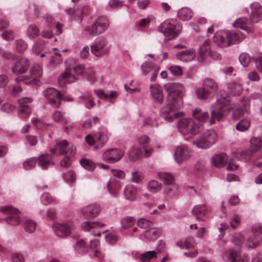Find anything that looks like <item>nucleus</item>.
Wrapping results in <instances>:
<instances>
[{"label":"nucleus","mask_w":262,"mask_h":262,"mask_svg":"<svg viewBox=\"0 0 262 262\" xmlns=\"http://www.w3.org/2000/svg\"><path fill=\"white\" fill-rule=\"evenodd\" d=\"M235 107V104L231 103L227 93L224 90L221 91L217 97L216 102L213 105V108L211 110V118L209 120V124L212 125L215 121H220Z\"/></svg>","instance_id":"f257e3e1"},{"label":"nucleus","mask_w":262,"mask_h":262,"mask_svg":"<svg viewBox=\"0 0 262 262\" xmlns=\"http://www.w3.org/2000/svg\"><path fill=\"white\" fill-rule=\"evenodd\" d=\"M181 29V26L177 20L167 19L161 24L158 30L163 34L165 36L164 41L166 42L177 37L180 33Z\"/></svg>","instance_id":"20e7f679"},{"label":"nucleus","mask_w":262,"mask_h":262,"mask_svg":"<svg viewBox=\"0 0 262 262\" xmlns=\"http://www.w3.org/2000/svg\"><path fill=\"white\" fill-rule=\"evenodd\" d=\"M194 119L200 122H205L209 120V115L207 112L202 111L199 107L196 108L192 112Z\"/></svg>","instance_id":"7c9ffc66"},{"label":"nucleus","mask_w":262,"mask_h":262,"mask_svg":"<svg viewBox=\"0 0 262 262\" xmlns=\"http://www.w3.org/2000/svg\"><path fill=\"white\" fill-rule=\"evenodd\" d=\"M164 88L168 95L172 99H176L181 98L183 94L182 84L177 83H167L164 85Z\"/></svg>","instance_id":"6ab92c4d"},{"label":"nucleus","mask_w":262,"mask_h":262,"mask_svg":"<svg viewBox=\"0 0 262 262\" xmlns=\"http://www.w3.org/2000/svg\"><path fill=\"white\" fill-rule=\"evenodd\" d=\"M105 224L99 222L85 221L81 224L82 229L86 232H91L93 236H100L102 232L105 231L102 230Z\"/></svg>","instance_id":"4468645a"},{"label":"nucleus","mask_w":262,"mask_h":262,"mask_svg":"<svg viewBox=\"0 0 262 262\" xmlns=\"http://www.w3.org/2000/svg\"><path fill=\"white\" fill-rule=\"evenodd\" d=\"M131 175V180L135 183H139L143 180V174L138 171L135 170L132 171Z\"/></svg>","instance_id":"bf43d9fd"},{"label":"nucleus","mask_w":262,"mask_h":262,"mask_svg":"<svg viewBox=\"0 0 262 262\" xmlns=\"http://www.w3.org/2000/svg\"><path fill=\"white\" fill-rule=\"evenodd\" d=\"M136 222V220L132 216L124 217L121 221L122 227L124 228H128L133 226Z\"/></svg>","instance_id":"603ef678"},{"label":"nucleus","mask_w":262,"mask_h":262,"mask_svg":"<svg viewBox=\"0 0 262 262\" xmlns=\"http://www.w3.org/2000/svg\"><path fill=\"white\" fill-rule=\"evenodd\" d=\"M39 33V28L34 24L29 25L27 30V35L30 39L36 38Z\"/></svg>","instance_id":"79ce46f5"},{"label":"nucleus","mask_w":262,"mask_h":262,"mask_svg":"<svg viewBox=\"0 0 262 262\" xmlns=\"http://www.w3.org/2000/svg\"><path fill=\"white\" fill-rule=\"evenodd\" d=\"M137 226L142 229H147L152 226V223L144 218H140L137 221Z\"/></svg>","instance_id":"052dcab7"},{"label":"nucleus","mask_w":262,"mask_h":262,"mask_svg":"<svg viewBox=\"0 0 262 262\" xmlns=\"http://www.w3.org/2000/svg\"><path fill=\"white\" fill-rule=\"evenodd\" d=\"M53 119L56 122L62 123L63 124H66L68 122V120L64 118L60 112L56 111L52 115Z\"/></svg>","instance_id":"680f3d73"},{"label":"nucleus","mask_w":262,"mask_h":262,"mask_svg":"<svg viewBox=\"0 0 262 262\" xmlns=\"http://www.w3.org/2000/svg\"><path fill=\"white\" fill-rule=\"evenodd\" d=\"M75 250L80 253H84L85 252L86 246L84 240L79 237L76 238V244L74 245Z\"/></svg>","instance_id":"37998d69"},{"label":"nucleus","mask_w":262,"mask_h":262,"mask_svg":"<svg viewBox=\"0 0 262 262\" xmlns=\"http://www.w3.org/2000/svg\"><path fill=\"white\" fill-rule=\"evenodd\" d=\"M195 51L193 49L186 50L179 52L176 55L177 58L183 61H190L195 57Z\"/></svg>","instance_id":"c756f323"},{"label":"nucleus","mask_w":262,"mask_h":262,"mask_svg":"<svg viewBox=\"0 0 262 262\" xmlns=\"http://www.w3.org/2000/svg\"><path fill=\"white\" fill-rule=\"evenodd\" d=\"M107 43L106 37L101 36L97 38L91 46V52L97 57L104 56L107 53L106 48Z\"/></svg>","instance_id":"ddd939ff"},{"label":"nucleus","mask_w":262,"mask_h":262,"mask_svg":"<svg viewBox=\"0 0 262 262\" xmlns=\"http://www.w3.org/2000/svg\"><path fill=\"white\" fill-rule=\"evenodd\" d=\"M124 155L122 150L112 148L106 150L102 155L103 160L108 163H114L120 160Z\"/></svg>","instance_id":"f3484780"},{"label":"nucleus","mask_w":262,"mask_h":262,"mask_svg":"<svg viewBox=\"0 0 262 262\" xmlns=\"http://www.w3.org/2000/svg\"><path fill=\"white\" fill-rule=\"evenodd\" d=\"M203 86L210 95L214 94L219 90L218 83L212 78H207L203 80Z\"/></svg>","instance_id":"bb28decb"},{"label":"nucleus","mask_w":262,"mask_h":262,"mask_svg":"<svg viewBox=\"0 0 262 262\" xmlns=\"http://www.w3.org/2000/svg\"><path fill=\"white\" fill-rule=\"evenodd\" d=\"M251 9L250 20L247 18H238L232 24L233 26L247 32H252V23H257L262 19V7L258 3H253L251 5Z\"/></svg>","instance_id":"f03ea898"},{"label":"nucleus","mask_w":262,"mask_h":262,"mask_svg":"<svg viewBox=\"0 0 262 262\" xmlns=\"http://www.w3.org/2000/svg\"><path fill=\"white\" fill-rule=\"evenodd\" d=\"M37 159L35 157L29 158L25 160L23 163V168L29 170L34 168L36 164Z\"/></svg>","instance_id":"09e8293b"},{"label":"nucleus","mask_w":262,"mask_h":262,"mask_svg":"<svg viewBox=\"0 0 262 262\" xmlns=\"http://www.w3.org/2000/svg\"><path fill=\"white\" fill-rule=\"evenodd\" d=\"M155 68V64L150 62L145 61L141 65V71L144 75H146L152 72Z\"/></svg>","instance_id":"3c124183"},{"label":"nucleus","mask_w":262,"mask_h":262,"mask_svg":"<svg viewBox=\"0 0 262 262\" xmlns=\"http://www.w3.org/2000/svg\"><path fill=\"white\" fill-rule=\"evenodd\" d=\"M157 257V252L155 250L146 251L135 256L141 260V262H150V260Z\"/></svg>","instance_id":"c9c22d12"},{"label":"nucleus","mask_w":262,"mask_h":262,"mask_svg":"<svg viewBox=\"0 0 262 262\" xmlns=\"http://www.w3.org/2000/svg\"><path fill=\"white\" fill-rule=\"evenodd\" d=\"M217 140V134L212 129H208L202 133L193 144L199 148L207 149L213 145Z\"/></svg>","instance_id":"0eeeda50"},{"label":"nucleus","mask_w":262,"mask_h":262,"mask_svg":"<svg viewBox=\"0 0 262 262\" xmlns=\"http://www.w3.org/2000/svg\"><path fill=\"white\" fill-rule=\"evenodd\" d=\"M250 124L249 120L243 119L236 125L235 128L238 131L245 132L249 128Z\"/></svg>","instance_id":"8fccbe9b"},{"label":"nucleus","mask_w":262,"mask_h":262,"mask_svg":"<svg viewBox=\"0 0 262 262\" xmlns=\"http://www.w3.org/2000/svg\"><path fill=\"white\" fill-rule=\"evenodd\" d=\"M75 148L73 146H70L66 140H57L56 141V147L50 149L52 154L58 152L60 155H74Z\"/></svg>","instance_id":"f8f14e48"},{"label":"nucleus","mask_w":262,"mask_h":262,"mask_svg":"<svg viewBox=\"0 0 262 262\" xmlns=\"http://www.w3.org/2000/svg\"><path fill=\"white\" fill-rule=\"evenodd\" d=\"M239 60L243 67H247L251 61L250 56L246 53H243L239 56Z\"/></svg>","instance_id":"4d7b16f0"},{"label":"nucleus","mask_w":262,"mask_h":262,"mask_svg":"<svg viewBox=\"0 0 262 262\" xmlns=\"http://www.w3.org/2000/svg\"><path fill=\"white\" fill-rule=\"evenodd\" d=\"M68 14L73 19H78L81 21L83 18V11L81 9L76 10L70 8L66 10Z\"/></svg>","instance_id":"ea45409f"},{"label":"nucleus","mask_w":262,"mask_h":262,"mask_svg":"<svg viewBox=\"0 0 262 262\" xmlns=\"http://www.w3.org/2000/svg\"><path fill=\"white\" fill-rule=\"evenodd\" d=\"M143 156L141 147H133L129 150V158L132 161H136L140 159Z\"/></svg>","instance_id":"e433bc0d"},{"label":"nucleus","mask_w":262,"mask_h":262,"mask_svg":"<svg viewBox=\"0 0 262 262\" xmlns=\"http://www.w3.org/2000/svg\"><path fill=\"white\" fill-rule=\"evenodd\" d=\"M27 44L22 39H18L16 41V48L19 52H24L27 48Z\"/></svg>","instance_id":"338daca9"},{"label":"nucleus","mask_w":262,"mask_h":262,"mask_svg":"<svg viewBox=\"0 0 262 262\" xmlns=\"http://www.w3.org/2000/svg\"><path fill=\"white\" fill-rule=\"evenodd\" d=\"M87 143L91 146H95L96 149L99 146H103L108 141L107 136L101 132H98L92 136L88 135L85 137Z\"/></svg>","instance_id":"dca6fc26"},{"label":"nucleus","mask_w":262,"mask_h":262,"mask_svg":"<svg viewBox=\"0 0 262 262\" xmlns=\"http://www.w3.org/2000/svg\"><path fill=\"white\" fill-rule=\"evenodd\" d=\"M30 74L32 76L31 79L28 80V77L26 75L17 77L15 81L17 83H21L25 84H37V78H39L42 75V71L41 67L38 64H34L30 70Z\"/></svg>","instance_id":"9d476101"},{"label":"nucleus","mask_w":262,"mask_h":262,"mask_svg":"<svg viewBox=\"0 0 262 262\" xmlns=\"http://www.w3.org/2000/svg\"><path fill=\"white\" fill-rule=\"evenodd\" d=\"M182 105L181 102H175L168 103L163 106L160 111L161 117L167 121H172L175 119L184 116L185 115L184 112H178Z\"/></svg>","instance_id":"423d86ee"},{"label":"nucleus","mask_w":262,"mask_h":262,"mask_svg":"<svg viewBox=\"0 0 262 262\" xmlns=\"http://www.w3.org/2000/svg\"><path fill=\"white\" fill-rule=\"evenodd\" d=\"M151 95L154 101L159 104H162L163 101V94L162 88L158 85H150Z\"/></svg>","instance_id":"cd10ccee"},{"label":"nucleus","mask_w":262,"mask_h":262,"mask_svg":"<svg viewBox=\"0 0 262 262\" xmlns=\"http://www.w3.org/2000/svg\"><path fill=\"white\" fill-rule=\"evenodd\" d=\"M41 201L44 204H48L55 201V199L51 196L49 193H45L41 196Z\"/></svg>","instance_id":"774afa93"},{"label":"nucleus","mask_w":262,"mask_h":262,"mask_svg":"<svg viewBox=\"0 0 262 262\" xmlns=\"http://www.w3.org/2000/svg\"><path fill=\"white\" fill-rule=\"evenodd\" d=\"M107 189L109 193L112 196L117 198L119 195L121 184L116 178H111L107 184Z\"/></svg>","instance_id":"5701e85b"},{"label":"nucleus","mask_w":262,"mask_h":262,"mask_svg":"<svg viewBox=\"0 0 262 262\" xmlns=\"http://www.w3.org/2000/svg\"><path fill=\"white\" fill-rule=\"evenodd\" d=\"M261 241V238L259 235H253L250 236L246 241V248L248 249H254L260 244Z\"/></svg>","instance_id":"72a5a7b5"},{"label":"nucleus","mask_w":262,"mask_h":262,"mask_svg":"<svg viewBox=\"0 0 262 262\" xmlns=\"http://www.w3.org/2000/svg\"><path fill=\"white\" fill-rule=\"evenodd\" d=\"M245 239L244 235L241 233L234 234L232 237V243L236 245V247H241L242 244Z\"/></svg>","instance_id":"6e6d98bb"},{"label":"nucleus","mask_w":262,"mask_h":262,"mask_svg":"<svg viewBox=\"0 0 262 262\" xmlns=\"http://www.w3.org/2000/svg\"><path fill=\"white\" fill-rule=\"evenodd\" d=\"M195 94L197 98L200 100H207L211 96L207 90L203 86L195 89Z\"/></svg>","instance_id":"49530a36"},{"label":"nucleus","mask_w":262,"mask_h":262,"mask_svg":"<svg viewBox=\"0 0 262 262\" xmlns=\"http://www.w3.org/2000/svg\"><path fill=\"white\" fill-rule=\"evenodd\" d=\"M101 211L100 206L97 204H90L82 209V213L85 218H93Z\"/></svg>","instance_id":"b1692460"},{"label":"nucleus","mask_w":262,"mask_h":262,"mask_svg":"<svg viewBox=\"0 0 262 262\" xmlns=\"http://www.w3.org/2000/svg\"><path fill=\"white\" fill-rule=\"evenodd\" d=\"M179 131L183 135H196L201 130V126L196 123L193 119L184 118L178 123Z\"/></svg>","instance_id":"6e6552de"},{"label":"nucleus","mask_w":262,"mask_h":262,"mask_svg":"<svg viewBox=\"0 0 262 262\" xmlns=\"http://www.w3.org/2000/svg\"><path fill=\"white\" fill-rule=\"evenodd\" d=\"M63 178L66 183H72L75 180V175L73 171H69L63 173Z\"/></svg>","instance_id":"e2e57ef3"},{"label":"nucleus","mask_w":262,"mask_h":262,"mask_svg":"<svg viewBox=\"0 0 262 262\" xmlns=\"http://www.w3.org/2000/svg\"><path fill=\"white\" fill-rule=\"evenodd\" d=\"M0 211L8 214V216L6 217V222L13 226L18 225L21 221V213L17 209L13 208L11 206H3L0 207Z\"/></svg>","instance_id":"9b49d317"},{"label":"nucleus","mask_w":262,"mask_h":262,"mask_svg":"<svg viewBox=\"0 0 262 262\" xmlns=\"http://www.w3.org/2000/svg\"><path fill=\"white\" fill-rule=\"evenodd\" d=\"M137 188L132 185H128L125 186L124 193L125 199L130 201H134L136 199Z\"/></svg>","instance_id":"473e14b6"},{"label":"nucleus","mask_w":262,"mask_h":262,"mask_svg":"<svg viewBox=\"0 0 262 262\" xmlns=\"http://www.w3.org/2000/svg\"><path fill=\"white\" fill-rule=\"evenodd\" d=\"M242 247H235L230 251L226 250L222 254V258L224 261L229 262H249L247 255H241Z\"/></svg>","instance_id":"1a4fd4ad"},{"label":"nucleus","mask_w":262,"mask_h":262,"mask_svg":"<svg viewBox=\"0 0 262 262\" xmlns=\"http://www.w3.org/2000/svg\"><path fill=\"white\" fill-rule=\"evenodd\" d=\"M210 40H206L204 43L200 47L198 59L200 62H202L208 56L211 55L210 50Z\"/></svg>","instance_id":"a878e982"},{"label":"nucleus","mask_w":262,"mask_h":262,"mask_svg":"<svg viewBox=\"0 0 262 262\" xmlns=\"http://www.w3.org/2000/svg\"><path fill=\"white\" fill-rule=\"evenodd\" d=\"M245 112L246 111L242 108V107H237L232 113V119L234 121L238 120L241 117L244 115Z\"/></svg>","instance_id":"5fc2aeb1"},{"label":"nucleus","mask_w":262,"mask_h":262,"mask_svg":"<svg viewBox=\"0 0 262 262\" xmlns=\"http://www.w3.org/2000/svg\"><path fill=\"white\" fill-rule=\"evenodd\" d=\"M192 15V11L188 8H182L178 12L179 18L183 21L190 19Z\"/></svg>","instance_id":"58836bf2"},{"label":"nucleus","mask_w":262,"mask_h":262,"mask_svg":"<svg viewBox=\"0 0 262 262\" xmlns=\"http://www.w3.org/2000/svg\"><path fill=\"white\" fill-rule=\"evenodd\" d=\"M168 69L174 76H178L183 74L182 68L179 66H171L168 67Z\"/></svg>","instance_id":"0e129e2a"},{"label":"nucleus","mask_w":262,"mask_h":262,"mask_svg":"<svg viewBox=\"0 0 262 262\" xmlns=\"http://www.w3.org/2000/svg\"><path fill=\"white\" fill-rule=\"evenodd\" d=\"M245 35L239 31L220 30L214 35L213 40L219 47H226L243 40Z\"/></svg>","instance_id":"7ed1b4c3"},{"label":"nucleus","mask_w":262,"mask_h":262,"mask_svg":"<svg viewBox=\"0 0 262 262\" xmlns=\"http://www.w3.org/2000/svg\"><path fill=\"white\" fill-rule=\"evenodd\" d=\"M32 100L30 98H24L19 100V108L18 115L21 118L25 119L28 118L31 113V109L29 104L31 103Z\"/></svg>","instance_id":"aec40b11"},{"label":"nucleus","mask_w":262,"mask_h":262,"mask_svg":"<svg viewBox=\"0 0 262 262\" xmlns=\"http://www.w3.org/2000/svg\"><path fill=\"white\" fill-rule=\"evenodd\" d=\"M147 189L151 193H156L162 189V185L156 180H151L147 184Z\"/></svg>","instance_id":"c03bdc74"},{"label":"nucleus","mask_w":262,"mask_h":262,"mask_svg":"<svg viewBox=\"0 0 262 262\" xmlns=\"http://www.w3.org/2000/svg\"><path fill=\"white\" fill-rule=\"evenodd\" d=\"M228 87L230 92L234 95H239L243 91L242 85L238 82H231L228 84Z\"/></svg>","instance_id":"a19ab883"},{"label":"nucleus","mask_w":262,"mask_h":262,"mask_svg":"<svg viewBox=\"0 0 262 262\" xmlns=\"http://www.w3.org/2000/svg\"><path fill=\"white\" fill-rule=\"evenodd\" d=\"M30 62L26 58H21L17 61L12 68V72L15 74L25 73L27 71Z\"/></svg>","instance_id":"393cba45"},{"label":"nucleus","mask_w":262,"mask_h":262,"mask_svg":"<svg viewBox=\"0 0 262 262\" xmlns=\"http://www.w3.org/2000/svg\"><path fill=\"white\" fill-rule=\"evenodd\" d=\"M121 6L122 2L120 0H110L107 5V8L108 9H115Z\"/></svg>","instance_id":"69168bd1"},{"label":"nucleus","mask_w":262,"mask_h":262,"mask_svg":"<svg viewBox=\"0 0 262 262\" xmlns=\"http://www.w3.org/2000/svg\"><path fill=\"white\" fill-rule=\"evenodd\" d=\"M31 122L32 124L37 128L40 129H44L47 126H52V124L46 123L42 120L38 119L35 117H33L32 118Z\"/></svg>","instance_id":"864d4df0"},{"label":"nucleus","mask_w":262,"mask_h":262,"mask_svg":"<svg viewBox=\"0 0 262 262\" xmlns=\"http://www.w3.org/2000/svg\"><path fill=\"white\" fill-rule=\"evenodd\" d=\"M191 156V150L186 145L179 146L176 149L174 158L177 163L181 164L188 159Z\"/></svg>","instance_id":"a211bd4d"},{"label":"nucleus","mask_w":262,"mask_h":262,"mask_svg":"<svg viewBox=\"0 0 262 262\" xmlns=\"http://www.w3.org/2000/svg\"><path fill=\"white\" fill-rule=\"evenodd\" d=\"M85 102V106L88 109H91L94 105V102L93 100L91 95L88 93H83L79 98L78 102L82 103Z\"/></svg>","instance_id":"f704fd0d"},{"label":"nucleus","mask_w":262,"mask_h":262,"mask_svg":"<svg viewBox=\"0 0 262 262\" xmlns=\"http://www.w3.org/2000/svg\"><path fill=\"white\" fill-rule=\"evenodd\" d=\"M36 224L31 220H27L24 224V229L28 233H33L36 229Z\"/></svg>","instance_id":"de8ad7c7"},{"label":"nucleus","mask_w":262,"mask_h":262,"mask_svg":"<svg viewBox=\"0 0 262 262\" xmlns=\"http://www.w3.org/2000/svg\"><path fill=\"white\" fill-rule=\"evenodd\" d=\"M38 165L41 168H47L50 164L53 165L51 161V156L49 154L42 155L38 159Z\"/></svg>","instance_id":"4c0bfd02"},{"label":"nucleus","mask_w":262,"mask_h":262,"mask_svg":"<svg viewBox=\"0 0 262 262\" xmlns=\"http://www.w3.org/2000/svg\"><path fill=\"white\" fill-rule=\"evenodd\" d=\"M80 164L84 168L89 171H93L95 168V164L92 161L85 159L80 161Z\"/></svg>","instance_id":"13d9d810"},{"label":"nucleus","mask_w":262,"mask_h":262,"mask_svg":"<svg viewBox=\"0 0 262 262\" xmlns=\"http://www.w3.org/2000/svg\"><path fill=\"white\" fill-rule=\"evenodd\" d=\"M53 230L55 234L60 237H64L69 235L72 228L68 223H55L52 226Z\"/></svg>","instance_id":"412c9836"},{"label":"nucleus","mask_w":262,"mask_h":262,"mask_svg":"<svg viewBox=\"0 0 262 262\" xmlns=\"http://www.w3.org/2000/svg\"><path fill=\"white\" fill-rule=\"evenodd\" d=\"M158 175L159 178L166 184H171L174 181L173 177L170 173L165 172H159Z\"/></svg>","instance_id":"a18cd8bd"},{"label":"nucleus","mask_w":262,"mask_h":262,"mask_svg":"<svg viewBox=\"0 0 262 262\" xmlns=\"http://www.w3.org/2000/svg\"><path fill=\"white\" fill-rule=\"evenodd\" d=\"M250 142L249 150L244 152L246 155V159H249L253 153L257 152L262 147V138L261 137H252Z\"/></svg>","instance_id":"4be33fe9"},{"label":"nucleus","mask_w":262,"mask_h":262,"mask_svg":"<svg viewBox=\"0 0 262 262\" xmlns=\"http://www.w3.org/2000/svg\"><path fill=\"white\" fill-rule=\"evenodd\" d=\"M211 160L215 167H223L227 163L228 157L225 153L216 154L212 157Z\"/></svg>","instance_id":"c85d7f7f"},{"label":"nucleus","mask_w":262,"mask_h":262,"mask_svg":"<svg viewBox=\"0 0 262 262\" xmlns=\"http://www.w3.org/2000/svg\"><path fill=\"white\" fill-rule=\"evenodd\" d=\"M48 102L54 107H58L60 105L61 96L59 92L54 88H49L44 92Z\"/></svg>","instance_id":"2eb2a0df"},{"label":"nucleus","mask_w":262,"mask_h":262,"mask_svg":"<svg viewBox=\"0 0 262 262\" xmlns=\"http://www.w3.org/2000/svg\"><path fill=\"white\" fill-rule=\"evenodd\" d=\"M206 207L205 205H198L194 206L192 210V213L196 216L198 221H203L204 216L206 213Z\"/></svg>","instance_id":"2f4dec72"},{"label":"nucleus","mask_w":262,"mask_h":262,"mask_svg":"<svg viewBox=\"0 0 262 262\" xmlns=\"http://www.w3.org/2000/svg\"><path fill=\"white\" fill-rule=\"evenodd\" d=\"M109 26L108 18L104 16H100L91 25L85 27L84 30L90 36L94 37L103 33Z\"/></svg>","instance_id":"39448f33"}]
</instances>
